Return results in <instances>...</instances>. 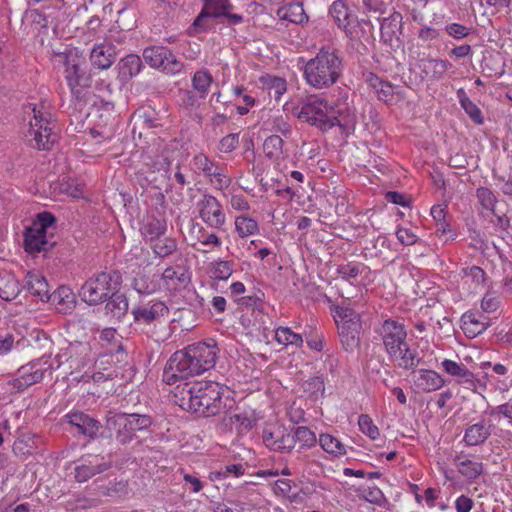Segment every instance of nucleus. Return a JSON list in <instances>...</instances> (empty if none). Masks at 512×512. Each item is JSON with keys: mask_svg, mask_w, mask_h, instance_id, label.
<instances>
[{"mask_svg": "<svg viewBox=\"0 0 512 512\" xmlns=\"http://www.w3.org/2000/svg\"><path fill=\"white\" fill-rule=\"evenodd\" d=\"M143 58L152 68L161 69L167 74L175 75L183 69V63L167 47H147L143 51Z\"/></svg>", "mask_w": 512, "mask_h": 512, "instance_id": "15", "label": "nucleus"}, {"mask_svg": "<svg viewBox=\"0 0 512 512\" xmlns=\"http://www.w3.org/2000/svg\"><path fill=\"white\" fill-rule=\"evenodd\" d=\"M57 368L64 362H70V367L81 368L92 362L91 348L88 343L74 342L70 343L65 353L58 354L55 358Z\"/></svg>", "mask_w": 512, "mask_h": 512, "instance_id": "20", "label": "nucleus"}, {"mask_svg": "<svg viewBox=\"0 0 512 512\" xmlns=\"http://www.w3.org/2000/svg\"><path fill=\"white\" fill-rule=\"evenodd\" d=\"M415 387L424 393L434 392L443 387L445 381L440 374L433 370L420 369L413 373Z\"/></svg>", "mask_w": 512, "mask_h": 512, "instance_id": "23", "label": "nucleus"}, {"mask_svg": "<svg viewBox=\"0 0 512 512\" xmlns=\"http://www.w3.org/2000/svg\"><path fill=\"white\" fill-rule=\"evenodd\" d=\"M367 267L362 263L349 262L342 264L337 267V273L346 281L355 279L360 275Z\"/></svg>", "mask_w": 512, "mask_h": 512, "instance_id": "47", "label": "nucleus"}, {"mask_svg": "<svg viewBox=\"0 0 512 512\" xmlns=\"http://www.w3.org/2000/svg\"><path fill=\"white\" fill-rule=\"evenodd\" d=\"M192 165L195 171L204 174V176L208 177L213 169L217 167V163L212 161L207 155L204 153H198L194 155L192 159Z\"/></svg>", "mask_w": 512, "mask_h": 512, "instance_id": "45", "label": "nucleus"}, {"mask_svg": "<svg viewBox=\"0 0 512 512\" xmlns=\"http://www.w3.org/2000/svg\"><path fill=\"white\" fill-rule=\"evenodd\" d=\"M49 356H42L22 365L16 373V377L9 382V385L17 392L24 391L26 388L39 383L45 372L53 369Z\"/></svg>", "mask_w": 512, "mask_h": 512, "instance_id": "12", "label": "nucleus"}, {"mask_svg": "<svg viewBox=\"0 0 512 512\" xmlns=\"http://www.w3.org/2000/svg\"><path fill=\"white\" fill-rule=\"evenodd\" d=\"M162 279L169 289L178 290L187 285L190 276L185 267L177 265L166 268L162 274Z\"/></svg>", "mask_w": 512, "mask_h": 512, "instance_id": "26", "label": "nucleus"}, {"mask_svg": "<svg viewBox=\"0 0 512 512\" xmlns=\"http://www.w3.org/2000/svg\"><path fill=\"white\" fill-rule=\"evenodd\" d=\"M109 467L110 464L102 461L98 456H89L75 468V478L78 482H85L94 475L108 470Z\"/></svg>", "mask_w": 512, "mask_h": 512, "instance_id": "24", "label": "nucleus"}, {"mask_svg": "<svg viewBox=\"0 0 512 512\" xmlns=\"http://www.w3.org/2000/svg\"><path fill=\"white\" fill-rule=\"evenodd\" d=\"M402 19L401 13L397 11L383 18L381 21V33L389 37L395 36L402 29Z\"/></svg>", "mask_w": 512, "mask_h": 512, "instance_id": "41", "label": "nucleus"}, {"mask_svg": "<svg viewBox=\"0 0 512 512\" xmlns=\"http://www.w3.org/2000/svg\"><path fill=\"white\" fill-rule=\"evenodd\" d=\"M235 231L240 238H247L256 234L259 230L257 221L251 217L241 215L234 221Z\"/></svg>", "mask_w": 512, "mask_h": 512, "instance_id": "36", "label": "nucleus"}, {"mask_svg": "<svg viewBox=\"0 0 512 512\" xmlns=\"http://www.w3.org/2000/svg\"><path fill=\"white\" fill-rule=\"evenodd\" d=\"M263 443L271 450L288 453L294 448L291 432L281 426H269L263 430Z\"/></svg>", "mask_w": 512, "mask_h": 512, "instance_id": "19", "label": "nucleus"}, {"mask_svg": "<svg viewBox=\"0 0 512 512\" xmlns=\"http://www.w3.org/2000/svg\"><path fill=\"white\" fill-rule=\"evenodd\" d=\"M454 462L458 472L468 480H474L483 473V463L468 459L464 455H457Z\"/></svg>", "mask_w": 512, "mask_h": 512, "instance_id": "27", "label": "nucleus"}, {"mask_svg": "<svg viewBox=\"0 0 512 512\" xmlns=\"http://www.w3.org/2000/svg\"><path fill=\"white\" fill-rule=\"evenodd\" d=\"M302 71L308 86L317 90L328 89L341 79L344 59L338 49L325 45L313 58L304 62Z\"/></svg>", "mask_w": 512, "mask_h": 512, "instance_id": "3", "label": "nucleus"}, {"mask_svg": "<svg viewBox=\"0 0 512 512\" xmlns=\"http://www.w3.org/2000/svg\"><path fill=\"white\" fill-rule=\"evenodd\" d=\"M144 235L149 237L150 240H156L166 231L165 222L159 219H151L144 226Z\"/></svg>", "mask_w": 512, "mask_h": 512, "instance_id": "51", "label": "nucleus"}, {"mask_svg": "<svg viewBox=\"0 0 512 512\" xmlns=\"http://www.w3.org/2000/svg\"><path fill=\"white\" fill-rule=\"evenodd\" d=\"M232 5L229 0H204V6L201 13L194 20L195 29H205V19L207 17L220 18L225 17L228 24L237 25L243 22V16L240 14L230 13Z\"/></svg>", "mask_w": 512, "mask_h": 512, "instance_id": "16", "label": "nucleus"}, {"mask_svg": "<svg viewBox=\"0 0 512 512\" xmlns=\"http://www.w3.org/2000/svg\"><path fill=\"white\" fill-rule=\"evenodd\" d=\"M55 223V217L49 212L39 213L24 234L25 249L29 253L46 251L49 245L47 230ZM51 243L50 246H53Z\"/></svg>", "mask_w": 512, "mask_h": 512, "instance_id": "11", "label": "nucleus"}, {"mask_svg": "<svg viewBox=\"0 0 512 512\" xmlns=\"http://www.w3.org/2000/svg\"><path fill=\"white\" fill-rule=\"evenodd\" d=\"M385 351L400 368L409 370L418 365L417 353L410 349L406 338L407 331L403 322L386 319L378 330Z\"/></svg>", "mask_w": 512, "mask_h": 512, "instance_id": "4", "label": "nucleus"}, {"mask_svg": "<svg viewBox=\"0 0 512 512\" xmlns=\"http://www.w3.org/2000/svg\"><path fill=\"white\" fill-rule=\"evenodd\" d=\"M462 319L465 329L474 336L482 333L486 329L485 323L476 319L473 314L464 315Z\"/></svg>", "mask_w": 512, "mask_h": 512, "instance_id": "60", "label": "nucleus"}, {"mask_svg": "<svg viewBox=\"0 0 512 512\" xmlns=\"http://www.w3.org/2000/svg\"><path fill=\"white\" fill-rule=\"evenodd\" d=\"M152 423L148 415L117 413L107 418L106 425L115 434L116 440L125 445L137 438L138 433L148 431Z\"/></svg>", "mask_w": 512, "mask_h": 512, "instance_id": "9", "label": "nucleus"}, {"mask_svg": "<svg viewBox=\"0 0 512 512\" xmlns=\"http://www.w3.org/2000/svg\"><path fill=\"white\" fill-rule=\"evenodd\" d=\"M55 62L65 67V79L72 95L76 99H83L86 95V89L91 85V78L81 73L76 57L59 53L55 57Z\"/></svg>", "mask_w": 512, "mask_h": 512, "instance_id": "13", "label": "nucleus"}, {"mask_svg": "<svg viewBox=\"0 0 512 512\" xmlns=\"http://www.w3.org/2000/svg\"><path fill=\"white\" fill-rule=\"evenodd\" d=\"M360 492L362 498L372 504L381 505L385 500L384 494L376 486H363Z\"/></svg>", "mask_w": 512, "mask_h": 512, "instance_id": "55", "label": "nucleus"}, {"mask_svg": "<svg viewBox=\"0 0 512 512\" xmlns=\"http://www.w3.org/2000/svg\"><path fill=\"white\" fill-rule=\"evenodd\" d=\"M199 233L198 241L202 245L210 248H218L221 246L222 241L215 233H209L203 227L200 228Z\"/></svg>", "mask_w": 512, "mask_h": 512, "instance_id": "62", "label": "nucleus"}, {"mask_svg": "<svg viewBox=\"0 0 512 512\" xmlns=\"http://www.w3.org/2000/svg\"><path fill=\"white\" fill-rule=\"evenodd\" d=\"M442 367L446 373L451 376L461 378V382L464 384H468L473 387L475 384L474 374L470 372L465 365L457 363L455 361L445 359L442 362Z\"/></svg>", "mask_w": 512, "mask_h": 512, "instance_id": "31", "label": "nucleus"}, {"mask_svg": "<svg viewBox=\"0 0 512 512\" xmlns=\"http://www.w3.org/2000/svg\"><path fill=\"white\" fill-rule=\"evenodd\" d=\"M496 414H501L505 418H507L510 422H512V403H504L498 405L490 410H486L484 415L494 416Z\"/></svg>", "mask_w": 512, "mask_h": 512, "instance_id": "64", "label": "nucleus"}, {"mask_svg": "<svg viewBox=\"0 0 512 512\" xmlns=\"http://www.w3.org/2000/svg\"><path fill=\"white\" fill-rule=\"evenodd\" d=\"M100 339L102 342H107L108 344H112L113 347L109 350L110 352H113L114 350L119 352L123 350V347L120 343V341L117 339V333L115 329L108 328L104 329L101 332Z\"/></svg>", "mask_w": 512, "mask_h": 512, "instance_id": "63", "label": "nucleus"}, {"mask_svg": "<svg viewBox=\"0 0 512 512\" xmlns=\"http://www.w3.org/2000/svg\"><path fill=\"white\" fill-rule=\"evenodd\" d=\"M116 47L109 40L97 44L91 51L90 60L98 69H108L115 61Z\"/></svg>", "mask_w": 512, "mask_h": 512, "instance_id": "22", "label": "nucleus"}, {"mask_svg": "<svg viewBox=\"0 0 512 512\" xmlns=\"http://www.w3.org/2000/svg\"><path fill=\"white\" fill-rule=\"evenodd\" d=\"M358 425L361 432L367 435L370 439L375 440L380 436L379 428L373 423V420L369 415H360Z\"/></svg>", "mask_w": 512, "mask_h": 512, "instance_id": "52", "label": "nucleus"}, {"mask_svg": "<svg viewBox=\"0 0 512 512\" xmlns=\"http://www.w3.org/2000/svg\"><path fill=\"white\" fill-rule=\"evenodd\" d=\"M262 149L265 157L276 164H280L288 156L284 149L283 138L276 134L270 135L264 140Z\"/></svg>", "mask_w": 512, "mask_h": 512, "instance_id": "25", "label": "nucleus"}, {"mask_svg": "<svg viewBox=\"0 0 512 512\" xmlns=\"http://www.w3.org/2000/svg\"><path fill=\"white\" fill-rule=\"evenodd\" d=\"M20 292L19 282L14 277H7L0 280V298L5 301L15 299Z\"/></svg>", "mask_w": 512, "mask_h": 512, "instance_id": "43", "label": "nucleus"}, {"mask_svg": "<svg viewBox=\"0 0 512 512\" xmlns=\"http://www.w3.org/2000/svg\"><path fill=\"white\" fill-rule=\"evenodd\" d=\"M219 348L214 340L197 342L174 352L164 368L163 379L168 385L212 369Z\"/></svg>", "mask_w": 512, "mask_h": 512, "instance_id": "1", "label": "nucleus"}, {"mask_svg": "<svg viewBox=\"0 0 512 512\" xmlns=\"http://www.w3.org/2000/svg\"><path fill=\"white\" fill-rule=\"evenodd\" d=\"M275 340L284 346L301 347L303 344L302 336L289 327H278L275 330Z\"/></svg>", "mask_w": 512, "mask_h": 512, "instance_id": "39", "label": "nucleus"}, {"mask_svg": "<svg viewBox=\"0 0 512 512\" xmlns=\"http://www.w3.org/2000/svg\"><path fill=\"white\" fill-rule=\"evenodd\" d=\"M277 16L281 20L289 21L294 24H302L308 21L303 5L301 3H291L277 10Z\"/></svg>", "mask_w": 512, "mask_h": 512, "instance_id": "30", "label": "nucleus"}, {"mask_svg": "<svg viewBox=\"0 0 512 512\" xmlns=\"http://www.w3.org/2000/svg\"><path fill=\"white\" fill-rule=\"evenodd\" d=\"M319 445L325 452L334 457H341L346 454L345 445L331 434L321 433L319 435Z\"/></svg>", "mask_w": 512, "mask_h": 512, "instance_id": "34", "label": "nucleus"}, {"mask_svg": "<svg viewBox=\"0 0 512 512\" xmlns=\"http://www.w3.org/2000/svg\"><path fill=\"white\" fill-rule=\"evenodd\" d=\"M446 204H437L431 208V215L436 222V231L441 234H446L449 228V223L446 221Z\"/></svg>", "mask_w": 512, "mask_h": 512, "instance_id": "46", "label": "nucleus"}, {"mask_svg": "<svg viewBox=\"0 0 512 512\" xmlns=\"http://www.w3.org/2000/svg\"><path fill=\"white\" fill-rule=\"evenodd\" d=\"M212 82V75L205 69L195 72L192 77V86L201 99H204L208 94Z\"/></svg>", "mask_w": 512, "mask_h": 512, "instance_id": "37", "label": "nucleus"}, {"mask_svg": "<svg viewBox=\"0 0 512 512\" xmlns=\"http://www.w3.org/2000/svg\"><path fill=\"white\" fill-rule=\"evenodd\" d=\"M200 219L207 227L222 230L226 224V214L220 201L213 195L205 193L196 203Z\"/></svg>", "mask_w": 512, "mask_h": 512, "instance_id": "14", "label": "nucleus"}, {"mask_svg": "<svg viewBox=\"0 0 512 512\" xmlns=\"http://www.w3.org/2000/svg\"><path fill=\"white\" fill-rule=\"evenodd\" d=\"M65 418L68 423L78 430V433L87 436L91 439L95 438L101 424L94 418L83 412H71L68 413Z\"/></svg>", "mask_w": 512, "mask_h": 512, "instance_id": "21", "label": "nucleus"}, {"mask_svg": "<svg viewBox=\"0 0 512 512\" xmlns=\"http://www.w3.org/2000/svg\"><path fill=\"white\" fill-rule=\"evenodd\" d=\"M265 130L280 133L283 137L289 138L292 135V127L288 117L284 115L271 116L265 123Z\"/></svg>", "mask_w": 512, "mask_h": 512, "instance_id": "35", "label": "nucleus"}, {"mask_svg": "<svg viewBox=\"0 0 512 512\" xmlns=\"http://www.w3.org/2000/svg\"><path fill=\"white\" fill-rule=\"evenodd\" d=\"M329 15L348 38L353 39L357 36L358 17L344 0H335L329 7Z\"/></svg>", "mask_w": 512, "mask_h": 512, "instance_id": "17", "label": "nucleus"}, {"mask_svg": "<svg viewBox=\"0 0 512 512\" xmlns=\"http://www.w3.org/2000/svg\"><path fill=\"white\" fill-rule=\"evenodd\" d=\"M304 391L314 400L323 397L325 391L324 379L319 376L310 378L304 383Z\"/></svg>", "mask_w": 512, "mask_h": 512, "instance_id": "49", "label": "nucleus"}, {"mask_svg": "<svg viewBox=\"0 0 512 512\" xmlns=\"http://www.w3.org/2000/svg\"><path fill=\"white\" fill-rule=\"evenodd\" d=\"M122 282L117 271H103L90 277L81 287L79 295L89 305L102 303L118 292Z\"/></svg>", "mask_w": 512, "mask_h": 512, "instance_id": "8", "label": "nucleus"}, {"mask_svg": "<svg viewBox=\"0 0 512 512\" xmlns=\"http://www.w3.org/2000/svg\"><path fill=\"white\" fill-rule=\"evenodd\" d=\"M133 288L143 295L156 292L159 288L157 280L145 274H138L133 280Z\"/></svg>", "mask_w": 512, "mask_h": 512, "instance_id": "40", "label": "nucleus"}, {"mask_svg": "<svg viewBox=\"0 0 512 512\" xmlns=\"http://www.w3.org/2000/svg\"><path fill=\"white\" fill-rule=\"evenodd\" d=\"M233 272V264L230 261L219 260L212 263L211 275L217 280H227Z\"/></svg>", "mask_w": 512, "mask_h": 512, "instance_id": "50", "label": "nucleus"}, {"mask_svg": "<svg viewBox=\"0 0 512 512\" xmlns=\"http://www.w3.org/2000/svg\"><path fill=\"white\" fill-rule=\"evenodd\" d=\"M107 300L108 301L105 305L107 314L114 318L120 319L127 313L128 300L125 295L118 294V292H116L115 294L110 295Z\"/></svg>", "mask_w": 512, "mask_h": 512, "instance_id": "33", "label": "nucleus"}, {"mask_svg": "<svg viewBox=\"0 0 512 512\" xmlns=\"http://www.w3.org/2000/svg\"><path fill=\"white\" fill-rule=\"evenodd\" d=\"M264 85L270 98L279 101L287 90L285 79L280 77H267L263 79Z\"/></svg>", "mask_w": 512, "mask_h": 512, "instance_id": "42", "label": "nucleus"}, {"mask_svg": "<svg viewBox=\"0 0 512 512\" xmlns=\"http://www.w3.org/2000/svg\"><path fill=\"white\" fill-rule=\"evenodd\" d=\"M208 177L214 188L220 191L227 189L232 183L231 178L219 164Z\"/></svg>", "mask_w": 512, "mask_h": 512, "instance_id": "48", "label": "nucleus"}, {"mask_svg": "<svg viewBox=\"0 0 512 512\" xmlns=\"http://www.w3.org/2000/svg\"><path fill=\"white\" fill-rule=\"evenodd\" d=\"M26 287L33 296L38 297L41 301L49 300V286L42 275L28 273L26 276Z\"/></svg>", "mask_w": 512, "mask_h": 512, "instance_id": "29", "label": "nucleus"}, {"mask_svg": "<svg viewBox=\"0 0 512 512\" xmlns=\"http://www.w3.org/2000/svg\"><path fill=\"white\" fill-rule=\"evenodd\" d=\"M167 304L158 299H141L132 308L134 323L141 327L142 331L156 341L163 340L161 330L165 328L169 316Z\"/></svg>", "mask_w": 512, "mask_h": 512, "instance_id": "5", "label": "nucleus"}, {"mask_svg": "<svg viewBox=\"0 0 512 512\" xmlns=\"http://www.w3.org/2000/svg\"><path fill=\"white\" fill-rule=\"evenodd\" d=\"M229 422L232 427H235L239 432L248 431L252 427L250 418L241 413H232L229 415Z\"/></svg>", "mask_w": 512, "mask_h": 512, "instance_id": "57", "label": "nucleus"}, {"mask_svg": "<svg viewBox=\"0 0 512 512\" xmlns=\"http://www.w3.org/2000/svg\"><path fill=\"white\" fill-rule=\"evenodd\" d=\"M157 241L152 245V249L159 257H166L176 250V242L173 239H156Z\"/></svg>", "mask_w": 512, "mask_h": 512, "instance_id": "53", "label": "nucleus"}, {"mask_svg": "<svg viewBox=\"0 0 512 512\" xmlns=\"http://www.w3.org/2000/svg\"><path fill=\"white\" fill-rule=\"evenodd\" d=\"M26 113L33 114L29 122V129L25 136L29 145L37 150H49L56 141V134L53 132L54 124L51 113L44 103L40 105L29 104Z\"/></svg>", "mask_w": 512, "mask_h": 512, "instance_id": "7", "label": "nucleus"}, {"mask_svg": "<svg viewBox=\"0 0 512 512\" xmlns=\"http://www.w3.org/2000/svg\"><path fill=\"white\" fill-rule=\"evenodd\" d=\"M494 429L492 420L483 415L477 422L466 425L462 442L466 447L481 446L490 438Z\"/></svg>", "mask_w": 512, "mask_h": 512, "instance_id": "18", "label": "nucleus"}, {"mask_svg": "<svg viewBox=\"0 0 512 512\" xmlns=\"http://www.w3.org/2000/svg\"><path fill=\"white\" fill-rule=\"evenodd\" d=\"M293 113L299 120L310 123L322 132H327L335 126H339L344 132L349 126L348 122L343 123L335 115V112L324 99L316 96L308 97L305 101L299 103L293 108Z\"/></svg>", "mask_w": 512, "mask_h": 512, "instance_id": "6", "label": "nucleus"}, {"mask_svg": "<svg viewBox=\"0 0 512 512\" xmlns=\"http://www.w3.org/2000/svg\"><path fill=\"white\" fill-rule=\"evenodd\" d=\"M226 389L214 381H196L177 386L175 397L179 406L205 417L225 413L232 407Z\"/></svg>", "mask_w": 512, "mask_h": 512, "instance_id": "2", "label": "nucleus"}, {"mask_svg": "<svg viewBox=\"0 0 512 512\" xmlns=\"http://www.w3.org/2000/svg\"><path fill=\"white\" fill-rule=\"evenodd\" d=\"M183 480L185 489L190 493L200 492L205 485L196 473H183Z\"/></svg>", "mask_w": 512, "mask_h": 512, "instance_id": "58", "label": "nucleus"}, {"mask_svg": "<svg viewBox=\"0 0 512 512\" xmlns=\"http://www.w3.org/2000/svg\"><path fill=\"white\" fill-rule=\"evenodd\" d=\"M141 67V58L135 54H129L118 64L119 76L124 80H129L140 72Z\"/></svg>", "mask_w": 512, "mask_h": 512, "instance_id": "32", "label": "nucleus"}, {"mask_svg": "<svg viewBox=\"0 0 512 512\" xmlns=\"http://www.w3.org/2000/svg\"><path fill=\"white\" fill-rule=\"evenodd\" d=\"M239 145V134L231 133L224 136L218 145V150L221 153H230L234 151Z\"/></svg>", "mask_w": 512, "mask_h": 512, "instance_id": "59", "label": "nucleus"}, {"mask_svg": "<svg viewBox=\"0 0 512 512\" xmlns=\"http://www.w3.org/2000/svg\"><path fill=\"white\" fill-rule=\"evenodd\" d=\"M477 198L481 206L488 211H494L497 203L496 196L487 187H480L477 189Z\"/></svg>", "mask_w": 512, "mask_h": 512, "instance_id": "54", "label": "nucleus"}, {"mask_svg": "<svg viewBox=\"0 0 512 512\" xmlns=\"http://www.w3.org/2000/svg\"><path fill=\"white\" fill-rule=\"evenodd\" d=\"M445 31L450 37L460 40L470 34L471 28L459 23H450L445 26Z\"/></svg>", "mask_w": 512, "mask_h": 512, "instance_id": "61", "label": "nucleus"}, {"mask_svg": "<svg viewBox=\"0 0 512 512\" xmlns=\"http://www.w3.org/2000/svg\"><path fill=\"white\" fill-rule=\"evenodd\" d=\"M451 67V63L447 60L430 59L425 64L424 71L426 74L431 73V77L438 80L441 79Z\"/></svg>", "mask_w": 512, "mask_h": 512, "instance_id": "44", "label": "nucleus"}, {"mask_svg": "<svg viewBox=\"0 0 512 512\" xmlns=\"http://www.w3.org/2000/svg\"><path fill=\"white\" fill-rule=\"evenodd\" d=\"M417 36L420 41L430 46L440 39L441 33L432 26L424 25L419 29Z\"/></svg>", "mask_w": 512, "mask_h": 512, "instance_id": "56", "label": "nucleus"}, {"mask_svg": "<svg viewBox=\"0 0 512 512\" xmlns=\"http://www.w3.org/2000/svg\"><path fill=\"white\" fill-rule=\"evenodd\" d=\"M457 97L459 99V103H460L461 107L469 115V117L472 119V121L476 124H482L483 117H482L481 110L478 108V106L475 103H473L469 99V97L467 96L464 89L460 88L457 91Z\"/></svg>", "mask_w": 512, "mask_h": 512, "instance_id": "38", "label": "nucleus"}, {"mask_svg": "<svg viewBox=\"0 0 512 512\" xmlns=\"http://www.w3.org/2000/svg\"><path fill=\"white\" fill-rule=\"evenodd\" d=\"M332 311L342 346L346 351H353L359 345L361 332L359 314L344 303L336 306Z\"/></svg>", "mask_w": 512, "mask_h": 512, "instance_id": "10", "label": "nucleus"}, {"mask_svg": "<svg viewBox=\"0 0 512 512\" xmlns=\"http://www.w3.org/2000/svg\"><path fill=\"white\" fill-rule=\"evenodd\" d=\"M292 438L294 440V447L298 443V452H303L304 450L315 447L317 443H319V437L317 438L315 432L310 430L306 426H299L293 429L291 433Z\"/></svg>", "mask_w": 512, "mask_h": 512, "instance_id": "28", "label": "nucleus"}]
</instances>
